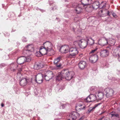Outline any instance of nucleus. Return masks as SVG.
I'll list each match as a JSON object with an SVG mask.
<instances>
[{"mask_svg":"<svg viewBox=\"0 0 120 120\" xmlns=\"http://www.w3.org/2000/svg\"><path fill=\"white\" fill-rule=\"evenodd\" d=\"M22 41L23 42H26L27 41L26 38L23 37L22 38Z\"/></svg>","mask_w":120,"mask_h":120,"instance_id":"39","label":"nucleus"},{"mask_svg":"<svg viewBox=\"0 0 120 120\" xmlns=\"http://www.w3.org/2000/svg\"><path fill=\"white\" fill-rule=\"evenodd\" d=\"M90 1V0H82L81 2L83 6H84L89 4L90 3V2H89Z\"/></svg>","mask_w":120,"mask_h":120,"instance_id":"30","label":"nucleus"},{"mask_svg":"<svg viewBox=\"0 0 120 120\" xmlns=\"http://www.w3.org/2000/svg\"><path fill=\"white\" fill-rule=\"evenodd\" d=\"M109 115L111 116L112 119L113 118H115V117H116V118H117L118 120H120L119 115L114 112H110L109 113Z\"/></svg>","mask_w":120,"mask_h":120,"instance_id":"19","label":"nucleus"},{"mask_svg":"<svg viewBox=\"0 0 120 120\" xmlns=\"http://www.w3.org/2000/svg\"><path fill=\"white\" fill-rule=\"evenodd\" d=\"M97 99V97L95 94H90L86 99L85 101L87 102H93Z\"/></svg>","mask_w":120,"mask_h":120,"instance_id":"9","label":"nucleus"},{"mask_svg":"<svg viewBox=\"0 0 120 120\" xmlns=\"http://www.w3.org/2000/svg\"><path fill=\"white\" fill-rule=\"evenodd\" d=\"M109 51L107 49H104L101 50L100 53V56L102 57H105L108 56Z\"/></svg>","mask_w":120,"mask_h":120,"instance_id":"14","label":"nucleus"},{"mask_svg":"<svg viewBox=\"0 0 120 120\" xmlns=\"http://www.w3.org/2000/svg\"><path fill=\"white\" fill-rule=\"evenodd\" d=\"M70 48L68 45H64L62 46L60 48V51L63 53H66L69 52Z\"/></svg>","mask_w":120,"mask_h":120,"instance_id":"11","label":"nucleus"},{"mask_svg":"<svg viewBox=\"0 0 120 120\" xmlns=\"http://www.w3.org/2000/svg\"><path fill=\"white\" fill-rule=\"evenodd\" d=\"M43 75L41 73H39L36 76V81L39 84L41 83L43 81Z\"/></svg>","mask_w":120,"mask_h":120,"instance_id":"12","label":"nucleus"},{"mask_svg":"<svg viewBox=\"0 0 120 120\" xmlns=\"http://www.w3.org/2000/svg\"><path fill=\"white\" fill-rule=\"evenodd\" d=\"M81 106H82V104L80 103L78 104L76 106V109L78 110H83V108L81 107Z\"/></svg>","mask_w":120,"mask_h":120,"instance_id":"32","label":"nucleus"},{"mask_svg":"<svg viewBox=\"0 0 120 120\" xmlns=\"http://www.w3.org/2000/svg\"><path fill=\"white\" fill-rule=\"evenodd\" d=\"M61 58V57L60 56L55 59L54 62V63L55 65V66H52L51 67V69L52 70H57L61 66V65L60 63V61Z\"/></svg>","mask_w":120,"mask_h":120,"instance_id":"2","label":"nucleus"},{"mask_svg":"<svg viewBox=\"0 0 120 120\" xmlns=\"http://www.w3.org/2000/svg\"><path fill=\"white\" fill-rule=\"evenodd\" d=\"M24 48L26 50H30L32 52L34 50V46L32 44L29 45L27 46H26Z\"/></svg>","mask_w":120,"mask_h":120,"instance_id":"23","label":"nucleus"},{"mask_svg":"<svg viewBox=\"0 0 120 120\" xmlns=\"http://www.w3.org/2000/svg\"><path fill=\"white\" fill-rule=\"evenodd\" d=\"M20 85L23 86H25L26 85L27 83L31 82V81L28 78H23L22 79L20 80Z\"/></svg>","mask_w":120,"mask_h":120,"instance_id":"8","label":"nucleus"},{"mask_svg":"<svg viewBox=\"0 0 120 120\" xmlns=\"http://www.w3.org/2000/svg\"><path fill=\"white\" fill-rule=\"evenodd\" d=\"M5 64H1L0 65V67L1 68H2L3 67H4L5 66Z\"/></svg>","mask_w":120,"mask_h":120,"instance_id":"40","label":"nucleus"},{"mask_svg":"<svg viewBox=\"0 0 120 120\" xmlns=\"http://www.w3.org/2000/svg\"><path fill=\"white\" fill-rule=\"evenodd\" d=\"M112 14L113 16L115 18H116L117 17V16L116 15V14H115V13H112Z\"/></svg>","mask_w":120,"mask_h":120,"instance_id":"43","label":"nucleus"},{"mask_svg":"<svg viewBox=\"0 0 120 120\" xmlns=\"http://www.w3.org/2000/svg\"><path fill=\"white\" fill-rule=\"evenodd\" d=\"M99 12L102 13L103 15V16H110L112 12L111 11H109L106 9H103L100 11Z\"/></svg>","mask_w":120,"mask_h":120,"instance_id":"15","label":"nucleus"},{"mask_svg":"<svg viewBox=\"0 0 120 120\" xmlns=\"http://www.w3.org/2000/svg\"><path fill=\"white\" fill-rule=\"evenodd\" d=\"M85 116H83L81 117L79 120H87L86 119H85Z\"/></svg>","mask_w":120,"mask_h":120,"instance_id":"38","label":"nucleus"},{"mask_svg":"<svg viewBox=\"0 0 120 120\" xmlns=\"http://www.w3.org/2000/svg\"><path fill=\"white\" fill-rule=\"evenodd\" d=\"M107 97L109 98L112 96L114 93V91L112 89L107 88L105 89L103 91Z\"/></svg>","mask_w":120,"mask_h":120,"instance_id":"5","label":"nucleus"},{"mask_svg":"<svg viewBox=\"0 0 120 120\" xmlns=\"http://www.w3.org/2000/svg\"><path fill=\"white\" fill-rule=\"evenodd\" d=\"M1 105L2 107H3L4 106V105L3 103H2Z\"/></svg>","mask_w":120,"mask_h":120,"instance_id":"50","label":"nucleus"},{"mask_svg":"<svg viewBox=\"0 0 120 120\" xmlns=\"http://www.w3.org/2000/svg\"><path fill=\"white\" fill-rule=\"evenodd\" d=\"M82 106H81V107L82 108H83V109H85V108L86 106L85 105H82Z\"/></svg>","mask_w":120,"mask_h":120,"instance_id":"42","label":"nucleus"},{"mask_svg":"<svg viewBox=\"0 0 120 120\" xmlns=\"http://www.w3.org/2000/svg\"><path fill=\"white\" fill-rule=\"evenodd\" d=\"M78 45L80 48L82 49L85 48L87 46L86 40L82 39L78 41Z\"/></svg>","mask_w":120,"mask_h":120,"instance_id":"10","label":"nucleus"},{"mask_svg":"<svg viewBox=\"0 0 120 120\" xmlns=\"http://www.w3.org/2000/svg\"><path fill=\"white\" fill-rule=\"evenodd\" d=\"M54 75L53 72L50 71H48L45 73L44 77L45 80L47 81H49L52 79Z\"/></svg>","mask_w":120,"mask_h":120,"instance_id":"7","label":"nucleus"},{"mask_svg":"<svg viewBox=\"0 0 120 120\" xmlns=\"http://www.w3.org/2000/svg\"><path fill=\"white\" fill-rule=\"evenodd\" d=\"M104 120H110L108 118H105Z\"/></svg>","mask_w":120,"mask_h":120,"instance_id":"48","label":"nucleus"},{"mask_svg":"<svg viewBox=\"0 0 120 120\" xmlns=\"http://www.w3.org/2000/svg\"><path fill=\"white\" fill-rule=\"evenodd\" d=\"M98 49V48H97V47H96V48L95 49L92 50L90 52V53H94V52H96V51Z\"/></svg>","mask_w":120,"mask_h":120,"instance_id":"37","label":"nucleus"},{"mask_svg":"<svg viewBox=\"0 0 120 120\" xmlns=\"http://www.w3.org/2000/svg\"><path fill=\"white\" fill-rule=\"evenodd\" d=\"M104 116H103L101 117L98 120H102V119L104 117Z\"/></svg>","mask_w":120,"mask_h":120,"instance_id":"46","label":"nucleus"},{"mask_svg":"<svg viewBox=\"0 0 120 120\" xmlns=\"http://www.w3.org/2000/svg\"><path fill=\"white\" fill-rule=\"evenodd\" d=\"M69 71V74H68L67 75V76H69L70 75H71L72 76V77L71 78V79L72 78V77H73V75L74 74V72H69V71Z\"/></svg>","mask_w":120,"mask_h":120,"instance_id":"36","label":"nucleus"},{"mask_svg":"<svg viewBox=\"0 0 120 120\" xmlns=\"http://www.w3.org/2000/svg\"><path fill=\"white\" fill-rule=\"evenodd\" d=\"M104 112H102L101 113V114H102L103 113H104Z\"/></svg>","mask_w":120,"mask_h":120,"instance_id":"51","label":"nucleus"},{"mask_svg":"<svg viewBox=\"0 0 120 120\" xmlns=\"http://www.w3.org/2000/svg\"><path fill=\"white\" fill-rule=\"evenodd\" d=\"M98 55L96 54L91 55L89 58V60L90 62L92 63H96L98 60Z\"/></svg>","mask_w":120,"mask_h":120,"instance_id":"13","label":"nucleus"},{"mask_svg":"<svg viewBox=\"0 0 120 120\" xmlns=\"http://www.w3.org/2000/svg\"><path fill=\"white\" fill-rule=\"evenodd\" d=\"M17 78L18 79H21L23 78L22 76V75L20 73L18 72L17 75Z\"/></svg>","mask_w":120,"mask_h":120,"instance_id":"34","label":"nucleus"},{"mask_svg":"<svg viewBox=\"0 0 120 120\" xmlns=\"http://www.w3.org/2000/svg\"><path fill=\"white\" fill-rule=\"evenodd\" d=\"M43 47L47 50L54 53V51L52 49V45L51 43L49 41H46L43 44Z\"/></svg>","mask_w":120,"mask_h":120,"instance_id":"4","label":"nucleus"},{"mask_svg":"<svg viewBox=\"0 0 120 120\" xmlns=\"http://www.w3.org/2000/svg\"><path fill=\"white\" fill-rule=\"evenodd\" d=\"M113 54L114 56H118L120 55V50L118 49H116L114 50Z\"/></svg>","mask_w":120,"mask_h":120,"instance_id":"29","label":"nucleus"},{"mask_svg":"<svg viewBox=\"0 0 120 120\" xmlns=\"http://www.w3.org/2000/svg\"><path fill=\"white\" fill-rule=\"evenodd\" d=\"M68 70H66L62 71L61 72H58L57 75L56 80L58 81L62 80V79H65L66 80H70L71 79L72 76H67L68 74H69Z\"/></svg>","mask_w":120,"mask_h":120,"instance_id":"1","label":"nucleus"},{"mask_svg":"<svg viewBox=\"0 0 120 120\" xmlns=\"http://www.w3.org/2000/svg\"><path fill=\"white\" fill-rule=\"evenodd\" d=\"M106 3L105 2H102L101 4H99V8L101 9L105 8L106 7Z\"/></svg>","mask_w":120,"mask_h":120,"instance_id":"31","label":"nucleus"},{"mask_svg":"<svg viewBox=\"0 0 120 120\" xmlns=\"http://www.w3.org/2000/svg\"><path fill=\"white\" fill-rule=\"evenodd\" d=\"M22 69L21 68H19L18 69V72L19 73H20V72L22 71Z\"/></svg>","mask_w":120,"mask_h":120,"instance_id":"41","label":"nucleus"},{"mask_svg":"<svg viewBox=\"0 0 120 120\" xmlns=\"http://www.w3.org/2000/svg\"><path fill=\"white\" fill-rule=\"evenodd\" d=\"M69 54L68 56V57L71 58L74 57L78 53V51L76 48H70L69 51Z\"/></svg>","mask_w":120,"mask_h":120,"instance_id":"3","label":"nucleus"},{"mask_svg":"<svg viewBox=\"0 0 120 120\" xmlns=\"http://www.w3.org/2000/svg\"><path fill=\"white\" fill-rule=\"evenodd\" d=\"M18 67V66L16 65L15 66V68H14V69H13V70L14 71H15V70H16V68H17V67Z\"/></svg>","mask_w":120,"mask_h":120,"instance_id":"45","label":"nucleus"},{"mask_svg":"<svg viewBox=\"0 0 120 120\" xmlns=\"http://www.w3.org/2000/svg\"><path fill=\"white\" fill-rule=\"evenodd\" d=\"M98 43L102 46L107 45L108 44V39L105 37H102L99 39Z\"/></svg>","mask_w":120,"mask_h":120,"instance_id":"6","label":"nucleus"},{"mask_svg":"<svg viewBox=\"0 0 120 120\" xmlns=\"http://www.w3.org/2000/svg\"><path fill=\"white\" fill-rule=\"evenodd\" d=\"M118 56V60L119 61H120V55Z\"/></svg>","mask_w":120,"mask_h":120,"instance_id":"44","label":"nucleus"},{"mask_svg":"<svg viewBox=\"0 0 120 120\" xmlns=\"http://www.w3.org/2000/svg\"><path fill=\"white\" fill-rule=\"evenodd\" d=\"M26 58L25 56L21 57L18 58L17 60V62L19 64H23L25 61Z\"/></svg>","mask_w":120,"mask_h":120,"instance_id":"20","label":"nucleus"},{"mask_svg":"<svg viewBox=\"0 0 120 120\" xmlns=\"http://www.w3.org/2000/svg\"><path fill=\"white\" fill-rule=\"evenodd\" d=\"M73 30L74 31H75L74 28H73Z\"/></svg>","mask_w":120,"mask_h":120,"instance_id":"53","label":"nucleus"},{"mask_svg":"<svg viewBox=\"0 0 120 120\" xmlns=\"http://www.w3.org/2000/svg\"><path fill=\"white\" fill-rule=\"evenodd\" d=\"M101 104V103H98L95 104L94 107H90L88 110L87 113H89L91 112V111H93L96 107Z\"/></svg>","mask_w":120,"mask_h":120,"instance_id":"25","label":"nucleus"},{"mask_svg":"<svg viewBox=\"0 0 120 120\" xmlns=\"http://www.w3.org/2000/svg\"><path fill=\"white\" fill-rule=\"evenodd\" d=\"M86 40L87 44V45H93L94 43V41L91 38L86 37Z\"/></svg>","mask_w":120,"mask_h":120,"instance_id":"16","label":"nucleus"},{"mask_svg":"<svg viewBox=\"0 0 120 120\" xmlns=\"http://www.w3.org/2000/svg\"><path fill=\"white\" fill-rule=\"evenodd\" d=\"M76 113L75 112H73L70 113L69 116V120H75L77 118Z\"/></svg>","mask_w":120,"mask_h":120,"instance_id":"18","label":"nucleus"},{"mask_svg":"<svg viewBox=\"0 0 120 120\" xmlns=\"http://www.w3.org/2000/svg\"><path fill=\"white\" fill-rule=\"evenodd\" d=\"M44 67L43 65L41 63L36 64L34 66V68L37 70L41 69L43 68Z\"/></svg>","mask_w":120,"mask_h":120,"instance_id":"28","label":"nucleus"},{"mask_svg":"<svg viewBox=\"0 0 120 120\" xmlns=\"http://www.w3.org/2000/svg\"><path fill=\"white\" fill-rule=\"evenodd\" d=\"M53 2H50L49 3V4L50 5H51L53 3Z\"/></svg>","mask_w":120,"mask_h":120,"instance_id":"49","label":"nucleus"},{"mask_svg":"<svg viewBox=\"0 0 120 120\" xmlns=\"http://www.w3.org/2000/svg\"><path fill=\"white\" fill-rule=\"evenodd\" d=\"M103 97V94L102 93H98V97L97 98V100H101Z\"/></svg>","mask_w":120,"mask_h":120,"instance_id":"33","label":"nucleus"},{"mask_svg":"<svg viewBox=\"0 0 120 120\" xmlns=\"http://www.w3.org/2000/svg\"><path fill=\"white\" fill-rule=\"evenodd\" d=\"M118 47L119 48H120V45H119Z\"/></svg>","mask_w":120,"mask_h":120,"instance_id":"52","label":"nucleus"},{"mask_svg":"<svg viewBox=\"0 0 120 120\" xmlns=\"http://www.w3.org/2000/svg\"><path fill=\"white\" fill-rule=\"evenodd\" d=\"M86 65V62L84 61H80L78 64L79 68L81 69H84L85 68Z\"/></svg>","mask_w":120,"mask_h":120,"instance_id":"21","label":"nucleus"},{"mask_svg":"<svg viewBox=\"0 0 120 120\" xmlns=\"http://www.w3.org/2000/svg\"><path fill=\"white\" fill-rule=\"evenodd\" d=\"M75 10L77 14H79L82 11V9L80 5H78L75 7Z\"/></svg>","mask_w":120,"mask_h":120,"instance_id":"24","label":"nucleus"},{"mask_svg":"<svg viewBox=\"0 0 120 120\" xmlns=\"http://www.w3.org/2000/svg\"><path fill=\"white\" fill-rule=\"evenodd\" d=\"M109 48V46H108V47H106V48Z\"/></svg>","mask_w":120,"mask_h":120,"instance_id":"54","label":"nucleus"},{"mask_svg":"<svg viewBox=\"0 0 120 120\" xmlns=\"http://www.w3.org/2000/svg\"><path fill=\"white\" fill-rule=\"evenodd\" d=\"M108 44L112 45H114L116 42V40L112 38H109L108 39Z\"/></svg>","mask_w":120,"mask_h":120,"instance_id":"26","label":"nucleus"},{"mask_svg":"<svg viewBox=\"0 0 120 120\" xmlns=\"http://www.w3.org/2000/svg\"><path fill=\"white\" fill-rule=\"evenodd\" d=\"M25 61L29 62L31 60V58L29 57V56H27L26 57H25Z\"/></svg>","mask_w":120,"mask_h":120,"instance_id":"35","label":"nucleus"},{"mask_svg":"<svg viewBox=\"0 0 120 120\" xmlns=\"http://www.w3.org/2000/svg\"><path fill=\"white\" fill-rule=\"evenodd\" d=\"M93 8L94 9H97L99 8V2L98 1H96L94 2L92 5Z\"/></svg>","mask_w":120,"mask_h":120,"instance_id":"22","label":"nucleus"},{"mask_svg":"<svg viewBox=\"0 0 120 120\" xmlns=\"http://www.w3.org/2000/svg\"><path fill=\"white\" fill-rule=\"evenodd\" d=\"M83 54L82 53H81V54H80L79 55L80 57H82L83 56Z\"/></svg>","mask_w":120,"mask_h":120,"instance_id":"47","label":"nucleus"},{"mask_svg":"<svg viewBox=\"0 0 120 120\" xmlns=\"http://www.w3.org/2000/svg\"><path fill=\"white\" fill-rule=\"evenodd\" d=\"M49 52H50L44 48L43 46H42L40 49L39 52L41 55L46 54Z\"/></svg>","mask_w":120,"mask_h":120,"instance_id":"17","label":"nucleus"},{"mask_svg":"<svg viewBox=\"0 0 120 120\" xmlns=\"http://www.w3.org/2000/svg\"><path fill=\"white\" fill-rule=\"evenodd\" d=\"M32 52L30 50L29 51L28 50H26L24 48V49L23 50V54L24 55H27V56H30Z\"/></svg>","mask_w":120,"mask_h":120,"instance_id":"27","label":"nucleus"}]
</instances>
